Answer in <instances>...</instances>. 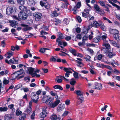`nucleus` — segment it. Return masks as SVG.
<instances>
[{
  "label": "nucleus",
  "mask_w": 120,
  "mask_h": 120,
  "mask_svg": "<svg viewBox=\"0 0 120 120\" xmlns=\"http://www.w3.org/2000/svg\"><path fill=\"white\" fill-rule=\"evenodd\" d=\"M65 107V105L64 104H60L57 108V111H61L64 109Z\"/></svg>",
  "instance_id": "16"
},
{
  "label": "nucleus",
  "mask_w": 120,
  "mask_h": 120,
  "mask_svg": "<svg viewBox=\"0 0 120 120\" xmlns=\"http://www.w3.org/2000/svg\"><path fill=\"white\" fill-rule=\"evenodd\" d=\"M7 53L8 55H9L12 56H13L14 53L11 51H9Z\"/></svg>",
  "instance_id": "63"
},
{
  "label": "nucleus",
  "mask_w": 120,
  "mask_h": 120,
  "mask_svg": "<svg viewBox=\"0 0 120 120\" xmlns=\"http://www.w3.org/2000/svg\"><path fill=\"white\" fill-rule=\"evenodd\" d=\"M98 3L100 4V5L102 7H104L105 5L103 1L99 0L98 1Z\"/></svg>",
  "instance_id": "44"
},
{
  "label": "nucleus",
  "mask_w": 120,
  "mask_h": 120,
  "mask_svg": "<svg viewBox=\"0 0 120 120\" xmlns=\"http://www.w3.org/2000/svg\"><path fill=\"white\" fill-rule=\"evenodd\" d=\"M53 88L55 89H59L61 90H63V88L60 85H56L53 86Z\"/></svg>",
  "instance_id": "26"
},
{
  "label": "nucleus",
  "mask_w": 120,
  "mask_h": 120,
  "mask_svg": "<svg viewBox=\"0 0 120 120\" xmlns=\"http://www.w3.org/2000/svg\"><path fill=\"white\" fill-rule=\"evenodd\" d=\"M94 88H93V89L101 90L102 88V84H101L97 82H95L94 83Z\"/></svg>",
  "instance_id": "8"
},
{
  "label": "nucleus",
  "mask_w": 120,
  "mask_h": 120,
  "mask_svg": "<svg viewBox=\"0 0 120 120\" xmlns=\"http://www.w3.org/2000/svg\"><path fill=\"white\" fill-rule=\"evenodd\" d=\"M99 26L103 30L105 31L106 30V27L104 25V24L102 22L100 23Z\"/></svg>",
  "instance_id": "25"
},
{
  "label": "nucleus",
  "mask_w": 120,
  "mask_h": 120,
  "mask_svg": "<svg viewBox=\"0 0 120 120\" xmlns=\"http://www.w3.org/2000/svg\"><path fill=\"white\" fill-rule=\"evenodd\" d=\"M105 53L106 54H108V56L110 58H112V57L113 56H115L114 55L112 52V51L111 50H110L109 51H105V52H104V53Z\"/></svg>",
  "instance_id": "12"
},
{
  "label": "nucleus",
  "mask_w": 120,
  "mask_h": 120,
  "mask_svg": "<svg viewBox=\"0 0 120 120\" xmlns=\"http://www.w3.org/2000/svg\"><path fill=\"white\" fill-rule=\"evenodd\" d=\"M67 1H64L65 3V4H63L61 5V7L63 8H67V6L69 4V3L68 1L67 0Z\"/></svg>",
  "instance_id": "24"
},
{
  "label": "nucleus",
  "mask_w": 120,
  "mask_h": 120,
  "mask_svg": "<svg viewBox=\"0 0 120 120\" xmlns=\"http://www.w3.org/2000/svg\"><path fill=\"white\" fill-rule=\"evenodd\" d=\"M27 11H25L26 13ZM20 11L18 14V17L19 19L22 20H25L28 17L27 13H25V11Z\"/></svg>",
  "instance_id": "3"
},
{
  "label": "nucleus",
  "mask_w": 120,
  "mask_h": 120,
  "mask_svg": "<svg viewBox=\"0 0 120 120\" xmlns=\"http://www.w3.org/2000/svg\"><path fill=\"white\" fill-rule=\"evenodd\" d=\"M51 15V16L53 17H57L59 15V14L57 13V11L55 10L54 11H52Z\"/></svg>",
  "instance_id": "22"
},
{
  "label": "nucleus",
  "mask_w": 120,
  "mask_h": 120,
  "mask_svg": "<svg viewBox=\"0 0 120 120\" xmlns=\"http://www.w3.org/2000/svg\"><path fill=\"white\" fill-rule=\"evenodd\" d=\"M102 58V56L101 54L99 55L98 56H97V57L95 56L94 58V60H95V59L96 58H97V59L98 60H100Z\"/></svg>",
  "instance_id": "48"
},
{
  "label": "nucleus",
  "mask_w": 120,
  "mask_h": 120,
  "mask_svg": "<svg viewBox=\"0 0 120 120\" xmlns=\"http://www.w3.org/2000/svg\"><path fill=\"white\" fill-rule=\"evenodd\" d=\"M86 57L83 58V59H85L86 61H91V60H90L91 57L90 56L87 55L86 56Z\"/></svg>",
  "instance_id": "39"
},
{
  "label": "nucleus",
  "mask_w": 120,
  "mask_h": 120,
  "mask_svg": "<svg viewBox=\"0 0 120 120\" xmlns=\"http://www.w3.org/2000/svg\"><path fill=\"white\" fill-rule=\"evenodd\" d=\"M35 68H33L32 67H28L27 69L28 70L29 72V74L32 73L33 72H34V70Z\"/></svg>",
  "instance_id": "31"
},
{
  "label": "nucleus",
  "mask_w": 120,
  "mask_h": 120,
  "mask_svg": "<svg viewBox=\"0 0 120 120\" xmlns=\"http://www.w3.org/2000/svg\"><path fill=\"white\" fill-rule=\"evenodd\" d=\"M81 29L79 27H77L76 28V32L77 33H79L81 32Z\"/></svg>",
  "instance_id": "57"
},
{
  "label": "nucleus",
  "mask_w": 120,
  "mask_h": 120,
  "mask_svg": "<svg viewBox=\"0 0 120 120\" xmlns=\"http://www.w3.org/2000/svg\"><path fill=\"white\" fill-rule=\"evenodd\" d=\"M84 98L83 97V95L82 96H79L77 101V104L78 105L80 104L84 101Z\"/></svg>",
  "instance_id": "14"
},
{
  "label": "nucleus",
  "mask_w": 120,
  "mask_h": 120,
  "mask_svg": "<svg viewBox=\"0 0 120 120\" xmlns=\"http://www.w3.org/2000/svg\"><path fill=\"white\" fill-rule=\"evenodd\" d=\"M33 15L35 20L36 22L41 21L43 17L42 14L39 12L34 13L33 14Z\"/></svg>",
  "instance_id": "6"
},
{
  "label": "nucleus",
  "mask_w": 120,
  "mask_h": 120,
  "mask_svg": "<svg viewBox=\"0 0 120 120\" xmlns=\"http://www.w3.org/2000/svg\"><path fill=\"white\" fill-rule=\"evenodd\" d=\"M10 23L11 25L13 27L15 26V25L18 24L17 21L15 20L11 21L10 22Z\"/></svg>",
  "instance_id": "30"
},
{
  "label": "nucleus",
  "mask_w": 120,
  "mask_h": 120,
  "mask_svg": "<svg viewBox=\"0 0 120 120\" xmlns=\"http://www.w3.org/2000/svg\"><path fill=\"white\" fill-rule=\"evenodd\" d=\"M17 10L15 7H9L6 9V14L8 15H9L12 13H15L16 12Z\"/></svg>",
  "instance_id": "5"
},
{
  "label": "nucleus",
  "mask_w": 120,
  "mask_h": 120,
  "mask_svg": "<svg viewBox=\"0 0 120 120\" xmlns=\"http://www.w3.org/2000/svg\"><path fill=\"white\" fill-rule=\"evenodd\" d=\"M60 100H56L53 103H52L50 105L51 107L53 108L56 107L60 103Z\"/></svg>",
  "instance_id": "11"
},
{
  "label": "nucleus",
  "mask_w": 120,
  "mask_h": 120,
  "mask_svg": "<svg viewBox=\"0 0 120 120\" xmlns=\"http://www.w3.org/2000/svg\"><path fill=\"white\" fill-rule=\"evenodd\" d=\"M8 109V108L5 106L4 107H0V111L1 112H6L7 111Z\"/></svg>",
  "instance_id": "34"
},
{
  "label": "nucleus",
  "mask_w": 120,
  "mask_h": 120,
  "mask_svg": "<svg viewBox=\"0 0 120 120\" xmlns=\"http://www.w3.org/2000/svg\"><path fill=\"white\" fill-rule=\"evenodd\" d=\"M8 2L9 3L11 4H15L14 1L13 0H8Z\"/></svg>",
  "instance_id": "61"
},
{
  "label": "nucleus",
  "mask_w": 120,
  "mask_h": 120,
  "mask_svg": "<svg viewBox=\"0 0 120 120\" xmlns=\"http://www.w3.org/2000/svg\"><path fill=\"white\" fill-rule=\"evenodd\" d=\"M81 6V2H78L76 4L77 7L78 8H79Z\"/></svg>",
  "instance_id": "58"
},
{
  "label": "nucleus",
  "mask_w": 120,
  "mask_h": 120,
  "mask_svg": "<svg viewBox=\"0 0 120 120\" xmlns=\"http://www.w3.org/2000/svg\"><path fill=\"white\" fill-rule=\"evenodd\" d=\"M6 45V44L4 40H3L1 42V45L3 47H5Z\"/></svg>",
  "instance_id": "54"
},
{
  "label": "nucleus",
  "mask_w": 120,
  "mask_h": 120,
  "mask_svg": "<svg viewBox=\"0 0 120 120\" xmlns=\"http://www.w3.org/2000/svg\"><path fill=\"white\" fill-rule=\"evenodd\" d=\"M71 38L70 36H67L65 38V39L66 41H69L71 40Z\"/></svg>",
  "instance_id": "64"
},
{
  "label": "nucleus",
  "mask_w": 120,
  "mask_h": 120,
  "mask_svg": "<svg viewBox=\"0 0 120 120\" xmlns=\"http://www.w3.org/2000/svg\"><path fill=\"white\" fill-rule=\"evenodd\" d=\"M90 10V8H86L84 10V11L86 12V13L87 14H88L90 15L89 14V12Z\"/></svg>",
  "instance_id": "51"
},
{
  "label": "nucleus",
  "mask_w": 120,
  "mask_h": 120,
  "mask_svg": "<svg viewBox=\"0 0 120 120\" xmlns=\"http://www.w3.org/2000/svg\"><path fill=\"white\" fill-rule=\"evenodd\" d=\"M82 16L83 17L87 18L88 17H90V15H89L86 13H85L83 12H82Z\"/></svg>",
  "instance_id": "37"
},
{
  "label": "nucleus",
  "mask_w": 120,
  "mask_h": 120,
  "mask_svg": "<svg viewBox=\"0 0 120 120\" xmlns=\"http://www.w3.org/2000/svg\"><path fill=\"white\" fill-rule=\"evenodd\" d=\"M47 110L43 109L42 111L40 114V117L44 118L47 116Z\"/></svg>",
  "instance_id": "10"
},
{
  "label": "nucleus",
  "mask_w": 120,
  "mask_h": 120,
  "mask_svg": "<svg viewBox=\"0 0 120 120\" xmlns=\"http://www.w3.org/2000/svg\"><path fill=\"white\" fill-rule=\"evenodd\" d=\"M22 113V112L20 110L17 111L16 112V115L17 116H19Z\"/></svg>",
  "instance_id": "53"
},
{
  "label": "nucleus",
  "mask_w": 120,
  "mask_h": 120,
  "mask_svg": "<svg viewBox=\"0 0 120 120\" xmlns=\"http://www.w3.org/2000/svg\"><path fill=\"white\" fill-rule=\"evenodd\" d=\"M53 22H56L55 24L56 25H57L58 24H60L61 22V20L59 19L56 18H54L53 19Z\"/></svg>",
  "instance_id": "17"
},
{
  "label": "nucleus",
  "mask_w": 120,
  "mask_h": 120,
  "mask_svg": "<svg viewBox=\"0 0 120 120\" xmlns=\"http://www.w3.org/2000/svg\"><path fill=\"white\" fill-rule=\"evenodd\" d=\"M61 52L62 53H59V55L62 56H65V55L64 54H66L67 55H68V54L67 53L61 51Z\"/></svg>",
  "instance_id": "56"
},
{
  "label": "nucleus",
  "mask_w": 120,
  "mask_h": 120,
  "mask_svg": "<svg viewBox=\"0 0 120 120\" xmlns=\"http://www.w3.org/2000/svg\"><path fill=\"white\" fill-rule=\"evenodd\" d=\"M109 32L111 34H112L115 40L117 41H120L119 36V31L118 30L116 29H110L109 30Z\"/></svg>",
  "instance_id": "1"
},
{
  "label": "nucleus",
  "mask_w": 120,
  "mask_h": 120,
  "mask_svg": "<svg viewBox=\"0 0 120 120\" xmlns=\"http://www.w3.org/2000/svg\"><path fill=\"white\" fill-rule=\"evenodd\" d=\"M35 115V112L34 111L32 115H31L30 117L32 119H34V116Z\"/></svg>",
  "instance_id": "59"
},
{
  "label": "nucleus",
  "mask_w": 120,
  "mask_h": 120,
  "mask_svg": "<svg viewBox=\"0 0 120 120\" xmlns=\"http://www.w3.org/2000/svg\"><path fill=\"white\" fill-rule=\"evenodd\" d=\"M22 85L21 83L15 86L14 87L15 90H16L19 89L22 87Z\"/></svg>",
  "instance_id": "36"
},
{
  "label": "nucleus",
  "mask_w": 120,
  "mask_h": 120,
  "mask_svg": "<svg viewBox=\"0 0 120 120\" xmlns=\"http://www.w3.org/2000/svg\"><path fill=\"white\" fill-rule=\"evenodd\" d=\"M28 5L31 7L34 6L35 4V2L34 0H27Z\"/></svg>",
  "instance_id": "15"
},
{
  "label": "nucleus",
  "mask_w": 120,
  "mask_h": 120,
  "mask_svg": "<svg viewBox=\"0 0 120 120\" xmlns=\"http://www.w3.org/2000/svg\"><path fill=\"white\" fill-rule=\"evenodd\" d=\"M32 109L31 107H27L26 110L25 111V112L26 114H30L32 113Z\"/></svg>",
  "instance_id": "19"
},
{
  "label": "nucleus",
  "mask_w": 120,
  "mask_h": 120,
  "mask_svg": "<svg viewBox=\"0 0 120 120\" xmlns=\"http://www.w3.org/2000/svg\"><path fill=\"white\" fill-rule=\"evenodd\" d=\"M94 9L98 12L99 11V10H100L99 7L97 4H94Z\"/></svg>",
  "instance_id": "41"
},
{
  "label": "nucleus",
  "mask_w": 120,
  "mask_h": 120,
  "mask_svg": "<svg viewBox=\"0 0 120 120\" xmlns=\"http://www.w3.org/2000/svg\"><path fill=\"white\" fill-rule=\"evenodd\" d=\"M69 51L74 56H75L76 55L77 51L75 49L71 48L69 49Z\"/></svg>",
  "instance_id": "23"
},
{
  "label": "nucleus",
  "mask_w": 120,
  "mask_h": 120,
  "mask_svg": "<svg viewBox=\"0 0 120 120\" xmlns=\"http://www.w3.org/2000/svg\"><path fill=\"white\" fill-rule=\"evenodd\" d=\"M73 70L71 68H66L64 67V68L63 70L66 72H68L69 71L71 70Z\"/></svg>",
  "instance_id": "47"
},
{
  "label": "nucleus",
  "mask_w": 120,
  "mask_h": 120,
  "mask_svg": "<svg viewBox=\"0 0 120 120\" xmlns=\"http://www.w3.org/2000/svg\"><path fill=\"white\" fill-rule=\"evenodd\" d=\"M9 81L8 80L6 79H4L3 81V84L4 85V84H8L9 83Z\"/></svg>",
  "instance_id": "50"
},
{
  "label": "nucleus",
  "mask_w": 120,
  "mask_h": 120,
  "mask_svg": "<svg viewBox=\"0 0 120 120\" xmlns=\"http://www.w3.org/2000/svg\"><path fill=\"white\" fill-rule=\"evenodd\" d=\"M14 114L11 113L5 115L4 117V120H10L14 117Z\"/></svg>",
  "instance_id": "7"
},
{
  "label": "nucleus",
  "mask_w": 120,
  "mask_h": 120,
  "mask_svg": "<svg viewBox=\"0 0 120 120\" xmlns=\"http://www.w3.org/2000/svg\"><path fill=\"white\" fill-rule=\"evenodd\" d=\"M18 4L21 5L19 6V9L22 11H28L27 7L23 5L25 4V0H17Z\"/></svg>",
  "instance_id": "2"
},
{
  "label": "nucleus",
  "mask_w": 120,
  "mask_h": 120,
  "mask_svg": "<svg viewBox=\"0 0 120 120\" xmlns=\"http://www.w3.org/2000/svg\"><path fill=\"white\" fill-rule=\"evenodd\" d=\"M76 59L79 61L77 60H75V61L76 63L79 64V65H77V66L80 67V65L81 64H83L81 62L82 61V60L81 58H77Z\"/></svg>",
  "instance_id": "21"
},
{
  "label": "nucleus",
  "mask_w": 120,
  "mask_h": 120,
  "mask_svg": "<svg viewBox=\"0 0 120 120\" xmlns=\"http://www.w3.org/2000/svg\"><path fill=\"white\" fill-rule=\"evenodd\" d=\"M58 34L59 35L57 38H59V39H62L64 38V37L63 36V34L62 33L59 32Z\"/></svg>",
  "instance_id": "38"
},
{
  "label": "nucleus",
  "mask_w": 120,
  "mask_h": 120,
  "mask_svg": "<svg viewBox=\"0 0 120 120\" xmlns=\"http://www.w3.org/2000/svg\"><path fill=\"white\" fill-rule=\"evenodd\" d=\"M104 7L106 9L105 10V11H107L109 12H110V11L109 10L108 7L107 5H105Z\"/></svg>",
  "instance_id": "55"
},
{
  "label": "nucleus",
  "mask_w": 120,
  "mask_h": 120,
  "mask_svg": "<svg viewBox=\"0 0 120 120\" xmlns=\"http://www.w3.org/2000/svg\"><path fill=\"white\" fill-rule=\"evenodd\" d=\"M60 39L59 38H57L56 41L58 42V45L60 46L63 45V42H62L61 41H59Z\"/></svg>",
  "instance_id": "42"
},
{
  "label": "nucleus",
  "mask_w": 120,
  "mask_h": 120,
  "mask_svg": "<svg viewBox=\"0 0 120 120\" xmlns=\"http://www.w3.org/2000/svg\"><path fill=\"white\" fill-rule=\"evenodd\" d=\"M50 119L52 120H57V119H59V118H57V116L54 113L50 117Z\"/></svg>",
  "instance_id": "29"
},
{
  "label": "nucleus",
  "mask_w": 120,
  "mask_h": 120,
  "mask_svg": "<svg viewBox=\"0 0 120 120\" xmlns=\"http://www.w3.org/2000/svg\"><path fill=\"white\" fill-rule=\"evenodd\" d=\"M101 39L103 40V43H107L108 41L107 40H106V39L107 38V35H103L102 36H98Z\"/></svg>",
  "instance_id": "18"
},
{
  "label": "nucleus",
  "mask_w": 120,
  "mask_h": 120,
  "mask_svg": "<svg viewBox=\"0 0 120 120\" xmlns=\"http://www.w3.org/2000/svg\"><path fill=\"white\" fill-rule=\"evenodd\" d=\"M74 93L76 94L78 97L80 96H82L83 94V92L79 90H75L74 92Z\"/></svg>",
  "instance_id": "20"
},
{
  "label": "nucleus",
  "mask_w": 120,
  "mask_h": 120,
  "mask_svg": "<svg viewBox=\"0 0 120 120\" xmlns=\"http://www.w3.org/2000/svg\"><path fill=\"white\" fill-rule=\"evenodd\" d=\"M26 27L23 28L22 29V30L23 31H26L28 30H30L32 28V27L29 26H27V27Z\"/></svg>",
  "instance_id": "40"
},
{
  "label": "nucleus",
  "mask_w": 120,
  "mask_h": 120,
  "mask_svg": "<svg viewBox=\"0 0 120 120\" xmlns=\"http://www.w3.org/2000/svg\"><path fill=\"white\" fill-rule=\"evenodd\" d=\"M76 19L79 23H80L81 22L82 20L81 17L80 16H77Z\"/></svg>",
  "instance_id": "49"
},
{
  "label": "nucleus",
  "mask_w": 120,
  "mask_h": 120,
  "mask_svg": "<svg viewBox=\"0 0 120 120\" xmlns=\"http://www.w3.org/2000/svg\"><path fill=\"white\" fill-rule=\"evenodd\" d=\"M91 34L89 35V38L90 40H91L93 38V35L94 34L93 32L92 31L91 32Z\"/></svg>",
  "instance_id": "52"
},
{
  "label": "nucleus",
  "mask_w": 120,
  "mask_h": 120,
  "mask_svg": "<svg viewBox=\"0 0 120 120\" xmlns=\"http://www.w3.org/2000/svg\"><path fill=\"white\" fill-rule=\"evenodd\" d=\"M98 12V13L101 15H104L105 14V12L101 9Z\"/></svg>",
  "instance_id": "46"
},
{
  "label": "nucleus",
  "mask_w": 120,
  "mask_h": 120,
  "mask_svg": "<svg viewBox=\"0 0 120 120\" xmlns=\"http://www.w3.org/2000/svg\"><path fill=\"white\" fill-rule=\"evenodd\" d=\"M72 71L74 72V73L73 74V75L74 78L76 79H78L79 78V77H78V73L75 71L73 70H72Z\"/></svg>",
  "instance_id": "35"
},
{
  "label": "nucleus",
  "mask_w": 120,
  "mask_h": 120,
  "mask_svg": "<svg viewBox=\"0 0 120 120\" xmlns=\"http://www.w3.org/2000/svg\"><path fill=\"white\" fill-rule=\"evenodd\" d=\"M50 60L51 62L53 61L54 62H56V59L54 58L53 56H52V57L50 58Z\"/></svg>",
  "instance_id": "45"
},
{
  "label": "nucleus",
  "mask_w": 120,
  "mask_h": 120,
  "mask_svg": "<svg viewBox=\"0 0 120 120\" xmlns=\"http://www.w3.org/2000/svg\"><path fill=\"white\" fill-rule=\"evenodd\" d=\"M88 37L86 36H84L82 38V41L83 42H85L88 40Z\"/></svg>",
  "instance_id": "62"
},
{
  "label": "nucleus",
  "mask_w": 120,
  "mask_h": 120,
  "mask_svg": "<svg viewBox=\"0 0 120 120\" xmlns=\"http://www.w3.org/2000/svg\"><path fill=\"white\" fill-rule=\"evenodd\" d=\"M26 117V114L25 113H22L19 116V120H24Z\"/></svg>",
  "instance_id": "32"
},
{
  "label": "nucleus",
  "mask_w": 120,
  "mask_h": 120,
  "mask_svg": "<svg viewBox=\"0 0 120 120\" xmlns=\"http://www.w3.org/2000/svg\"><path fill=\"white\" fill-rule=\"evenodd\" d=\"M16 73H17L18 74V76H19L23 74H25V72L23 69L22 68V69H20L19 70L15 72L12 75H13L14 74Z\"/></svg>",
  "instance_id": "13"
},
{
  "label": "nucleus",
  "mask_w": 120,
  "mask_h": 120,
  "mask_svg": "<svg viewBox=\"0 0 120 120\" xmlns=\"http://www.w3.org/2000/svg\"><path fill=\"white\" fill-rule=\"evenodd\" d=\"M53 98L49 96H44L43 98V100L45 101V103L47 104L50 105L52 103Z\"/></svg>",
  "instance_id": "4"
},
{
  "label": "nucleus",
  "mask_w": 120,
  "mask_h": 120,
  "mask_svg": "<svg viewBox=\"0 0 120 120\" xmlns=\"http://www.w3.org/2000/svg\"><path fill=\"white\" fill-rule=\"evenodd\" d=\"M100 41V38L98 36V37H95L93 39L92 41L95 43L98 42Z\"/></svg>",
  "instance_id": "27"
},
{
  "label": "nucleus",
  "mask_w": 120,
  "mask_h": 120,
  "mask_svg": "<svg viewBox=\"0 0 120 120\" xmlns=\"http://www.w3.org/2000/svg\"><path fill=\"white\" fill-rule=\"evenodd\" d=\"M46 2V3H45V5L44 6L47 9H49L50 8V5L48 3Z\"/></svg>",
  "instance_id": "43"
},
{
  "label": "nucleus",
  "mask_w": 120,
  "mask_h": 120,
  "mask_svg": "<svg viewBox=\"0 0 120 120\" xmlns=\"http://www.w3.org/2000/svg\"><path fill=\"white\" fill-rule=\"evenodd\" d=\"M92 26L93 27H97L98 26H99L100 23L96 21H93Z\"/></svg>",
  "instance_id": "28"
},
{
  "label": "nucleus",
  "mask_w": 120,
  "mask_h": 120,
  "mask_svg": "<svg viewBox=\"0 0 120 120\" xmlns=\"http://www.w3.org/2000/svg\"><path fill=\"white\" fill-rule=\"evenodd\" d=\"M40 4L42 7L44 6L45 5V2L44 3L41 0L40 2Z\"/></svg>",
  "instance_id": "60"
},
{
  "label": "nucleus",
  "mask_w": 120,
  "mask_h": 120,
  "mask_svg": "<svg viewBox=\"0 0 120 120\" xmlns=\"http://www.w3.org/2000/svg\"><path fill=\"white\" fill-rule=\"evenodd\" d=\"M103 45L105 47L103 49L104 52H105V51H107L111 50L110 45L109 44L106 43H103Z\"/></svg>",
  "instance_id": "9"
},
{
  "label": "nucleus",
  "mask_w": 120,
  "mask_h": 120,
  "mask_svg": "<svg viewBox=\"0 0 120 120\" xmlns=\"http://www.w3.org/2000/svg\"><path fill=\"white\" fill-rule=\"evenodd\" d=\"M76 83V81L75 79L74 78H72L70 80V84L72 86H74L75 85Z\"/></svg>",
  "instance_id": "33"
}]
</instances>
